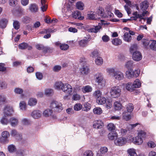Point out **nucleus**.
I'll list each match as a JSON object with an SVG mask.
<instances>
[{
  "label": "nucleus",
  "mask_w": 156,
  "mask_h": 156,
  "mask_svg": "<svg viewBox=\"0 0 156 156\" xmlns=\"http://www.w3.org/2000/svg\"><path fill=\"white\" fill-rule=\"evenodd\" d=\"M150 47L151 49L153 51H156V41H153L150 45Z\"/></svg>",
  "instance_id": "nucleus-50"
},
{
  "label": "nucleus",
  "mask_w": 156,
  "mask_h": 156,
  "mask_svg": "<svg viewBox=\"0 0 156 156\" xmlns=\"http://www.w3.org/2000/svg\"><path fill=\"white\" fill-rule=\"evenodd\" d=\"M84 107L83 108V110L87 112L91 108L90 104L87 103H85L83 105Z\"/></svg>",
  "instance_id": "nucleus-40"
},
{
  "label": "nucleus",
  "mask_w": 156,
  "mask_h": 156,
  "mask_svg": "<svg viewBox=\"0 0 156 156\" xmlns=\"http://www.w3.org/2000/svg\"><path fill=\"white\" fill-rule=\"evenodd\" d=\"M100 23L98 26H94L92 28H89L87 30L89 32L97 33L99 32L101 28V26L99 25Z\"/></svg>",
  "instance_id": "nucleus-10"
},
{
  "label": "nucleus",
  "mask_w": 156,
  "mask_h": 156,
  "mask_svg": "<svg viewBox=\"0 0 156 156\" xmlns=\"http://www.w3.org/2000/svg\"><path fill=\"white\" fill-rule=\"evenodd\" d=\"M126 108L128 112H132L134 109L133 104L131 103H129L126 105Z\"/></svg>",
  "instance_id": "nucleus-41"
},
{
  "label": "nucleus",
  "mask_w": 156,
  "mask_h": 156,
  "mask_svg": "<svg viewBox=\"0 0 156 156\" xmlns=\"http://www.w3.org/2000/svg\"><path fill=\"white\" fill-rule=\"evenodd\" d=\"M72 15L73 18L80 20H83L84 18L81 15L80 12L78 11H75L72 14Z\"/></svg>",
  "instance_id": "nucleus-18"
},
{
  "label": "nucleus",
  "mask_w": 156,
  "mask_h": 156,
  "mask_svg": "<svg viewBox=\"0 0 156 156\" xmlns=\"http://www.w3.org/2000/svg\"><path fill=\"white\" fill-rule=\"evenodd\" d=\"M100 152L102 154L106 153L108 151V148L106 147H101L100 150Z\"/></svg>",
  "instance_id": "nucleus-62"
},
{
  "label": "nucleus",
  "mask_w": 156,
  "mask_h": 156,
  "mask_svg": "<svg viewBox=\"0 0 156 156\" xmlns=\"http://www.w3.org/2000/svg\"><path fill=\"white\" fill-rule=\"evenodd\" d=\"M63 83L61 81L57 82L55 83L54 87L55 89L58 90H62V87L63 86Z\"/></svg>",
  "instance_id": "nucleus-23"
},
{
  "label": "nucleus",
  "mask_w": 156,
  "mask_h": 156,
  "mask_svg": "<svg viewBox=\"0 0 156 156\" xmlns=\"http://www.w3.org/2000/svg\"><path fill=\"white\" fill-rule=\"evenodd\" d=\"M8 21V19L5 18H2L0 19V28L4 29L6 27Z\"/></svg>",
  "instance_id": "nucleus-14"
},
{
  "label": "nucleus",
  "mask_w": 156,
  "mask_h": 156,
  "mask_svg": "<svg viewBox=\"0 0 156 156\" xmlns=\"http://www.w3.org/2000/svg\"><path fill=\"white\" fill-rule=\"evenodd\" d=\"M96 64L98 65H101L103 63V59L102 58L98 57L96 59L95 61Z\"/></svg>",
  "instance_id": "nucleus-45"
},
{
  "label": "nucleus",
  "mask_w": 156,
  "mask_h": 156,
  "mask_svg": "<svg viewBox=\"0 0 156 156\" xmlns=\"http://www.w3.org/2000/svg\"><path fill=\"white\" fill-rule=\"evenodd\" d=\"M127 142L126 138L122 137H120L119 138H116L114 141L115 145L119 146H122L125 144Z\"/></svg>",
  "instance_id": "nucleus-6"
},
{
  "label": "nucleus",
  "mask_w": 156,
  "mask_h": 156,
  "mask_svg": "<svg viewBox=\"0 0 156 156\" xmlns=\"http://www.w3.org/2000/svg\"><path fill=\"white\" fill-rule=\"evenodd\" d=\"M60 47L61 50H66L69 48V46L67 44H62L60 45Z\"/></svg>",
  "instance_id": "nucleus-63"
},
{
  "label": "nucleus",
  "mask_w": 156,
  "mask_h": 156,
  "mask_svg": "<svg viewBox=\"0 0 156 156\" xmlns=\"http://www.w3.org/2000/svg\"><path fill=\"white\" fill-rule=\"evenodd\" d=\"M137 48V45H133L131 46L130 48L131 52L133 53L132 57L133 59L136 61H139L141 60L142 58V55L141 53L137 51H136L133 52V51L136 50Z\"/></svg>",
  "instance_id": "nucleus-1"
},
{
  "label": "nucleus",
  "mask_w": 156,
  "mask_h": 156,
  "mask_svg": "<svg viewBox=\"0 0 156 156\" xmlns=\"http://www.w3.org/2000/svg\"><path fill=\"white\" fill-rule=\"evenodd\" d=\"M97 13L98 16L104 18L105 16V10L102 7H99L97 11Z\"/></svg>",
  "instance_id": "nucleus-28"
},
{
  "label": "nucleus",
  "mask_w": 156,
  "mask_h": 156,
  "mask_svg": "<svg viewBox=\"0 0 156 156\" xmlns=\"http://www.w3.org/2000/svg\"><path fill=\"white\" fill-rule=\"evenodd\" d=\"M52 110L47 109L44 111L43 112V115L45 117H48L52 115Z\"/></svg>",
  "instance_id": "nucleus-34"
},
{
  "label": "nucleus",
  "mask_w": 156,
  "mask_h": 156,
  "mask_svg": "<svg viewBox=\"0 0 156 156\" xmlns=\"http://www.w3.org/2000/svg\"><path fill=\"white\" fill-rule=\"evenodd\" d=\"M14 92L16 94H21V97H23L24 96V95L23 94H22L23 92V90L21 88L18 87L14 89Z\"/></svg>",
  "instance_id": "nucleus-38"
},
{
  "label": "nucleus",
  "mask_w": 156,
  "mask_h": 156,
  "mask_svg": "<svg viewBox=\"0 0 156 156\" xmlns=\"http://www.w3.org/2000/svg\"><path fill=\"white\" fill-rule=\"evenodd\" d=\"M50 107L54 112H60L63 109L62 104L56 101L52 102L51 104Z\"/></svg>",
  "instance_id": "nucleus-2"
},
{
  "label": "nucleus",
  "mask_w": 156,
  "mask_h": 156,
  "mask_svg": "<svg viewBox=\"0 0 156 156\" xmlns=\"http://www.w3.org/2000/svg\"><path fill=\"white\" fill-rule=\"evenodd\" d=\"M113 77L117 80H121L123 79L124 75L123 73L121 71H116L113 74Z\"/></svg>",
  "instance_id": "nucleus-7"
},
{
  "label": "nucleus",
  "mask_w": 156,
  "mask_h": 156,
  "mask_svg": "<svg viewBox=\"0 0 156 156\" xmlns=\"http://www.w3.org/2000/svg\"><path fill=\"white\" fill-rule=\"evenodd\" d=\"M82 91L84 93H89L92 91V87L89 85H87L83 87L82 88Z\"/></svg>",
  "instance_id": "nucleus-22"
},
{
  "label": "nucleus",
  "mask_w": 156,
  "mask_h": 156,
  "mask_svg": "<svg viewBox=\"0 0 156 156\" xmlns=\"http://www.w3.org/2000/svg\"><path fill=\"white\" fill-rule=\"evenodd\" d=\"M8 149L10 153H13L16 151L15 146L13 144L9 145L8 147Z\"/></svg>",
  "instance_id": "nucleus-43"
},
{
  "label": "nucleus",
  "mask_w": 156,
  "mask_h": 156,
  "mask_svg": "<svg viewBox=\"0 0 156 156\" xmlns=\"http://www.w3.org/2000/svg\"><path fill=\"white\" fill-rule=\"evenodd\" d=\"M121 92V90L119 87L118 86L112 87L110 91L111 96L114 98H117L119 97Z\"/></svg>",
  "instance_id": "nucleus-4"
},
{
  "label": "nucleus",
  "mask_w": 156,
  "mask_h": 156,
  "mask_svg": "<svg viewBox=\"0 0 156 156\" xmlns=\"http://www.w3.org/2000/svg\"><path fill=\"white\" fill-rule=\"evenodd\" d=\"M133 142L135 144L140 145L143 143V140L141 137L137 136L135 137H133Z\"/></svg>",
  "instance_id": "nucleus-17"
},
{
  "label": "nucleus",
  "mask_w": 156,
  "mask_h": 156,
  "mask_svg": "<svg viewBox=\"0 0 156 156\" xmlns=\"http://www.w3.org/2000/svg\"><path fill=\"white\" fill-rule=\"evenodd\" d=\"M62 90L64 92L69 95L72 94L73 89L70 84L68 83H64L63 87H62Z\"/></svg>",
  "instance_id": "nucleus-5"
},
{
  "label": "nucleus",
  "mask_w": 156,
  "mask_h": 156,
  "mask_svg": "<svg viewBox=\"0 0 156 156\" xmlns=\"http://www.w3.org/2000/svg\"><path fill=\"white\" fill-rule=\"evenodd\" d=\"M133 64V62L132 61H128L125 65V66L127 68H131Z\"/></svg>",
  "instance_id": "nucleus-60"
},
{
  "label": "nucleus",
  "mask_w": 156,
  "mask_h": 156,
  "mask_svg": "<svg viewBox=\"0 0 156 156\" xmlns=\"http://www.w3.org/2000/svg\"><path fill=\"white\" fill-rule=\"evenodd\" d=\"M133 16L131 17V20H136L138 19H139V21L141 22L142 20H143L144 21L145 19L143 17H142V15L138 13L136 11L134 12L133 13Z\"/></svg>",
  "instance_id": "nucleus-8"
},
{
  "label": "nucleus",
  "mask_w": 156,
  "mask_h": 156,
  "mask_svg": "<svg viewBox=\"0 0 156 156\" xmlns=\"http://www.w3.org/2000/svg\"><path fill=\"white\" fill-rule=\"evenodd\" d=\"M103 126V123L101 121L97 120L95 121L94 122L93 125V127L96 129H101Z\"/></svg>",
  "instance_id": "nucleus-12"
},
{
  "label": "nucleus",
  "mask_w": 156,
  "mask_h": 156,
  "mask_svg": "<svg viewBox=\"0 0 156 156\" xmlns=\"http://www.w3.org/2000/svg\"><path fill=\"white\" fill-rule=\"evenodd\" d=\"M42 50L44 53H47L51 52L53 50V49L49 47H44V48L42 49Z\"/></svg>",
  "instance_id": "nucleus-57"
},
{
  "label": "nucleus",
  "mask_w": 156,
  "mask_h": 156,
  "mask_svg": "<svg viewBox=\"0 0 156 156\" xmlns=\"http://www.w3.org/2000/svg\"><path fill=\"white\" fill-rule=\"evenodd\" d=\"M128 156H137L136 150L133 148H130L127 150Z\"/></svg>",
  "instance_id": "nucleus-27"
},
{
  "label": "nucleus",
  "mask_w": 156,
  "mask_h": 156,
  "mask_svg": "<svg viewBox=\"0 0 156 156\" xmlns=\"http://www.w3.org/2000/svg\"><path fill=\"white\" fill-rule=\"evenodd\" d=\"M22 22L25 23H28L30 21V18L27 16H24L22 19Z\"/></svg>",
  "instance_id": "nucleus-59"
},
{
  "label": "nucleus",
  "mask_w": 156,
  "mask_h": 156,
  "mask_svg": "<svg viewBox=\"0 0 156 156\" xmlns=\"http://www.w3.org/2000/svg\"><path fill=\"white\" fill-rule=\"evenodd\" d=\"M53 90L52 89L48 88L44 90V94L46 95L50 96L53 94Z\"/></svg>",
  "instance_id": "nucleus-48"
},
{
  "label": "nucleus",
  "mask_w": 156,
  "mask_h": 156,
  "mask_svg": "<svg viewBox=\"0 0 156 156\" xmlns=\"http://www.w3.org/2000/svg\"><path fill=\"white\" fill-rule=\"evenodd\" d=\"M132 84L134 90L135 88H139L141 86V83L138 79H136Z\"/></svg>",
  "instance_id": "nucleus-36"
},
{
  "label": "nucleus",
  "mask_w": 156,
  "mask_h": 156,
  "mask_svg": "<svg viewBox=\"0 0 156 156\" xmlns=\"http://www.w3.org/2000/svg\"><path fill=\"white\" fill-rule=\"evenodd\" d=\"M102 92L99 90H97L93 93V96L97 99L99 98L102 95Z\"/></svg>",
  "instance_id": "nucleus-33"
},
{
  "label": "nucleus",
  "mask_w": 156,
  "mask_h": 156,
  "mask_svg": "<svg viewBox=\"0 0 156 156\" xmlns=\"http://www.w3.org/2000/svg\"><path fill=\"white\" fill-rule=\"evenodd\" d=\"M28 46V44L26 43H22L19 45V48L20 49H24L27 48Z\"/></svg>",
  "instance_id": "nucleus-54"
},
{
  "label": "nucleus",
  "mask_w": 156,
  "mask_h": 156,
  "mask_svg": "<svg viewBox=\"0 0 156 156\" xmlns=\"http://www.w3.org/2000/svg\"><path fill=\"white\" fill-rule=\"evenodd\" d=\"M13 26L14 28L16 30L18 29L20 27V23L19 21L17 20H14L13 22Z\"/></svg>",
  "instance_id": "nucleus-55"
},
{
  "label": "nucleus",
  "mask_w": 156,
  "mask_h": 156,
  "mask_svg": "<svg viewBox=\"0 0 156 156\" xmlns=\"http://www.w3.org/2000/svg\"><path fill=\"white\" fill-rule=\"evenodd\" d=\"M87 17L88 19L92 20H97L100 19V17H97L96 12H91L88 14Z\"/></svg>",
  "instance_id": "nucleus-16"
},
{
  "label": "nucleus",
  "mask_w": 156,
  "mask_h": 156,
  "mask_svg": "<svg viewBox=\"0 0 156 156\" xmlns=\"http://www.w3.org/2000/svg\"><path fill=\"white\" fill-rule=\"evenodd\" d=\"M126 4L124 6V8L128 15L131 13L130 7L131 6V2L129 0H124Z\"/></svg>",
  "instance_id": "nucleus-15"
},
{
  "label": "nucleus",
  "mask_w": 156,
  "mask_h": 156,
  "mask_svg": "<svg viewBox=\"0 0 156 156\" xmlns=\"http://www.w3.org/2000/svg\"><path fill=\"white\" fill-rule=\"evenodd\" d=\"M28 9L30 12L33 13L37 12L39 9L38 5L35 3L30 4L28 6Z\"/></svg>",
  "instance_id": "nucleus-9"
},
{
  "label": "nucleus",
  "mask_w": 156,
  "mask_h": 156,
  "mask_svg": "<svg viewBox=\"0 0 156 156\" xmlns=\"http://www.w3.org/2000/svg\"><path fill=\"white\" fill-rule=\"evenodd\" d=\"M107 128L109 130L112 132L115 131V126L113 123H110L108 124Z\"/></svg>",
  "instance_id": "nucleus-44"
},
{
  "label": "nucleus",
  "mask_w": 156,
  "mask_h": 156,
  "mask_svg": "<svg viewBox=\"0 0 156 156\" xmlns=\"http://www.w3.org/2000/svg\"><path fill=\"white\" fill-rule=\"evenodd\" d=\"M94 79L95 82L98 83L99 86L103 87L105 85V82L103 79L102 74L99 73H97L94 75Z\"/></svg>",
  "instance_id": "nucleus-3"
},
{
  "label": "nucleus",
  "mask_w": 156,
  "mask_h": 156,
  "mask_svg": "<svg viewBox=\"0 0 156 156\" xmlns=\"http://www.w3.org/2000/svg\"><path fill=\"white\" fill-rule=\"evenodd\" d=\"M123 40L127 42H131L132 37L128 32H126L124 33L123 36Z\"/></svg>",
  "instance_id": "nucleus-20"
},
{
  "label": "nucleus",
  "mask_w": 156,
  "mask_h": 156,
  "mask_svg": "<svg viewBox=\"0 0 156 156\" xmlns=\"http://www.w3.org/2000/svg\"><path fill=\"white\" fill-rule=\"evenodd\" d=\"M118 136V134L115 131L111 132L108 135V137L111 140L116 138Z\"/></svg>",
  "instance_id": "nucleus-19"
},
{
  "label": "nucleus",
  "mask_w": 156,
  "mask_h": 156,
  "mask_svg": "<svg viewBox=\"0 0 156 156\" xmlns=\"http://www.w3.org/2000/svg\"><path fill=\"white\" fill-rule=\"evenodd\" d=\"M0 122L3 125H7L9 121L5 117H4L1 119Z\"/></svg>",
  "instance_id": "nucleus-58"
},
{
  "label": "nucleus",
  "mask_w": 156,
  "mask_h": 156,
  "mask_svg": "<svg viewBox=\"0 0 156 156\" xmlns=\"http://www.w3.org/2000/svg\"><path fill=\"white\" fill-rule=\"evenodd\" d=\"M13 112V108L12 107L9 106H6L4 109V113L5 116H10Z\"/></svg>",
  "instance_id": "nucleus-13"
},
{
  "label": "nucleus",
  "mask_w": 156,
  "mask_h": 156,
  "mask_svg": "<svg viewBox=\"0 0 156 156\" xmlns=\"http://www.w3.org/2000/svg\"><path fill=\"white\" fill-rule=\"evenodd\" d=\"M146 135V133L143 131L141 130L139 132L138 136L139 137H141L142 139L143 138H144Z\"/></svg>",
  "instance_id": "nucleus-64"
},
{
  "label": "nucleus",
  "mask_w": 156,
  "mask_h": 156,
  "mask_svg": "<svg viewBox=\"0 0 156 156\" xmlns=\"http://www.w3.org/2000/svg\"><path fill=\"white\" fill-rule=\"evenodd\" d=\"M96 101L98 104L103 105L106 103V99L105 98L101 96L97 98Z\"/></svg>",
  "instance_id": "nucleus-26"
},
{
  "label": "nucleus",
  "mask_w": 156,
  "mask_h": 156,
  "mask_svg": "<svg viewBox=\"0 0 156 156\" xmlns=\"http://www.w3.org/2000/svg\"><path fill=\"white\" fill-rule=\"evenodd\" d=\"M93 154L91 151L88 150L85 151L83 155V156H93Z\"/></svg>",
  "instance_id": "nucleus-51"
},
{
  "label": "nucleus",
  "mask_w": 156,
  "mask_h": 156,
  "mask_svg": "<svg viewBox=\"0 0 156 156\" xmlns=\"http://www.w3.org/2000/svg\"><path fill=\"white\" fill-rule=\"evenodd\" d=\"M149 4L147 1L142 2L140 4V7L143 11L147 9L149 7Z\"/></svg>",
  "instance_id": "nucleus-21"
},
{
  "label": "nucleus",
  "mask_w": 156,
  "mask_h": 156,
  "mask_svg": "<svg viewBox=\"0 0 156 156\" xmlns=\"http://www.w3.org/2000/svg\"><path fill=\"white\" fill-rule=\"evenodd\" d=\"M126 75L127 77L129 79L133 77V71L130 69L127 71L126 72Z\"/></svg>",
  "instance_id": "nucleus-47"
},
{
  "label": "nucleus",
  "mask_w": 156,
  "mask_h": 156,
  "mask_svg": "<svg viewBox=\"0 0 156 156\" xmlns=\"http://www.w3.org/2000/svg\"><path fill=\"white\" fill-rule=\"evenodd\" d=\"M94 113L96 115H100L102 112V109L99 107L95 108L93 110Z\"/></svg>",
  "instance_id": "nucleus-37"
},
{
  "label": "nucleus",
  "mask_w": 156,
  "mask_h": 156,
  "mask_svg": "<svg viewBox=\"0 0 156 156\" xmlns=\"http://www.w3.org/2000/svg\"><path fill=\"white\" fill-rule=\"evenodd\" d=\"M87 40L86 39H83L81 40L79 42V44L82 47L85 46L87 44Z\"/></svg>",
  "instance_id": "nucleus-56"
},
{
  "label": "nucleus",
  "mask_w": 156,
  "mask_h": 156,
  "mask_svg": "<svg viewBox=\"0 0 156 156\" xmlns=\"http://www.w3.org/2000/svg\"><path fill=\"white\" fill-rule=\"evenodd\" d=\"M110 8L109 9V10L106 11V14H105V16H104V18H106V17H112L113 16V14L111 12V11L112 10V8H111V6H109Z\"/></svg>",
  "instance_id": "nucleus-30"
},
{
  "label": "nucleus",
  "mask_w": 156,
  "mask_h": 156,
  "mask_svg": "<svg viewBox=\"0 0 156 156\" xmlns=\"http://www.w3.org/2000/svg\"><path fill=\"white\" fill-rule=\"evenodd\" d=\"M37 102V100L35 98H30L29 100L28 104L30 106L35 105Z\"/></svg>",
  "instance_id": "nucleus-32"
},
{
  "label": "nucleus",
  "mask_w": 156,
  "mask_h": 156,
  "mask_svg": "<svg viewBox=\"0 0 156 156\" xmlns=\"http://www.w3.org/2000/svg\"><path fill=\"white\" fill-rule=\"evenodd\" d=\"M80 71L82 74L86 75L89 72V68L87 66H83L80 69Z\"/></svg>",
  "instance_id": "nucleus-31"
},
{
  "label": "nucleus",
  "mask_w": 156,
  "mask_h": 156,
  "mask_svg": "<svg viewBox=\"0 0 156 156\" xmlns=\"http://www.w3.org/2000/svg\"><path fill=\"white\" fill-rule=\"evenodd\" d=\"M112 42L113 44L116 46H119L122 43V40L118 38L114 39L112 40Z\"/></svg>",
  "instance_id": "nucleus-24"
},
{
  "label": "nucleus",
  "mask_w": 156,
  "mask_h": 156,
  "mask_svg": "<svg viewBox=\"0 0 156 156\" xmlns=\"http://www.w3.org/2000/svg\"><path fill=\"white\" fill-rule=\"evenodd\" d=\"M19 107L20 109L23 111H25L27 109V105L24 101H21L19 104Z\"/></svg>",
  "instance_id": "nucleus-35"
},
{
  "label": "nucleus",
  "mask_w": 156,
  "mask_h": 156,
  "mask_svg": "<svg viewBox=\"0 0 156 156\" xmlns=\"http://www.w3.org/2000/svg\"><path fill=\"white\" fill-rule=\"evenodd\" d=\"M106 72L109 75H112L113 76V75L115 72V69L114 68H108L106 69Z\"/></svg>",
  "instance_id": "nucleus-49"
},
{
  "label": "nucleus",
  "mask_w": 156,
  "mask_h": 156,
  "mask_svg": "<svg viewBox=\"0 0 156 156\" xmlns=\"http://www.w3.org/2000/svg\"><path fill=\"white\" fill-rule=\"evenodd\" d=\"M133 87V84L131 83H128L126 85V89L130 91H132L134 90Z\"/></svg>",
  "instance_id": "nucleus-46"
},
{
  "label": "nucleus",
  "mask_w": 156,
  "mask_h": 156,
  "mask_svg": "<svg viewBox=\"0 0 156 156\" xmlns=\"http://www.w3.org/2000/svg\"><path fill=\"white\" fill-rule=\"evenodd\" d=\"M9 5L12 7H15L17 4V0H9Z\"/></svg>",
  "instance_id": "nucleus-52"
},
{
  "label": "nucleus",
  "mask_w": 156,
  "mask_h": 156,
  "mask_svg": "<svg viewBox=\"0 0 156 156\" xmlns=\"http://www.w3.org/2000/svg\"><path fill=\"white\" fill-rule=\"evenodd\" d=\"M6 101V98L3 95H0V104H4Z\"/></svg>",
  "instance_id": "nucleus-61"
},
{
  "label": "nucleus",
  "mask_w": 156,
  "mask_h": 156,
  "mask_svg": "<svg viewBox=\"0 0 156 156\" xmlns=\"http://www.w3.org/2000/svg\"><path fill=\"white\" fill-rule=\"evenodd\" d=\"M31 115L34 119H38L41 117L42 112L38 110H34L32 112Z\"/></svg>",
  "instance_id": "nucleus-11"
},
{
  "label": "nucleus",
  "mask_w": 156,
  "mask_h": 156,
  "mask_svg": "<svg viewBox=\"0 0 156 156\" xmlns=\"http://www.w3.org/2000/svg\"><path fill=\"white\" fill-rule=\"evenodd\" d=\"M10 122L11 126L13 127L16 126L18 122V119L16 118L13 117L10 119Z\"/></svg>",
  "instance_id": "nucleus-29"
},
{
  "label": "nucleus",
  "mask_w": 156,
  "mask_h": 156,
  "mask_svg": "<svg viewBox=\"0 0 156 156\" xmlns=\"http://www.w3.org/2000/svg\"><path fill=\"white\" fill-rule=\"evenodd\" d=\"M84 5L83 3L81 2H78L76 4V7L77 9L80 10H83V9Z\"/></svg>",
  "instance_id": "nucleus-42"
},
{
  "label": "nucleus",
  "mask_w": 156,
  "mask_h": 156,
  "mask_svg": "<svg viewBox=\"0 0 156 156\" xmlns=\"http://www.w3.org/2000/svg\"><path fill=\"white\" fill-rule=\"evenodd\" d=\"M82 108V106L80 103H77L74 105V109L75 110L78 111L80 110Z\"/></svg>",
  "instance_id": "nucleus-53"
},
{
  "label": "nucleus",
  "mask_w": 156,
  "mask_h": 156,
  "mask_svg": "<svg viewBox=\"0 0 156 156\" xmlns=\"http://www.w3.org/2000/svg\"><path fill=\"white\" fill-rule=\"evenodd\" d=\"M114 107L115 110H119L122 108V105L119 102L115 101L114 103Z\"/></svg>",
  "instance_id": "nucleus-39"
},
{
  "label": "nucleus",
  "mask_w": 156,
  "mask_h": 156,
  "mask_svg": "<svg viewBox=\"0 0 156 156\" xmlns=\"http://www.w3.org/2000/svg\"><path fill=\"white\" fill-rule=\"evenodd\" d=\"M122 115V119L126 121H129L131 119V115L127 112H124Z\"/></svg>",
  "instance_id": "nucleus-25"
}]
</instances>
